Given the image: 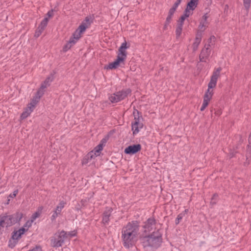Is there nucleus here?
Returning <instances> with one entry per match:
<instances>
[{"label":"nucleus","mask_w":251,"mask_h":251,"mask_svg":"<svg viewBox=\"0 0 251 251\" xmlns=\"http://www.w3.org/2000/svg\"><path fill=\"white\" fill-rule=\"evenodd\" d=\"M27 230V229H25L24 227H22L20 228L18 231H16L18 232V237H21V236L24 234V233Z\"/></svg>","instance_id":"32"},{"label":"nucleus","mask_w":251,"mask_h":251,"mask_svg":"<svg viewBox=\"0 0 251 251\" xmlns=\"http://www.w3.org/2000/svg\"><path fill=\"white\" fill-rule=\"evenodd\" d=\"M141 150V146L140 144H134L126 147L125 149L124 152L127 154H134L140 151Z\"/></svg>","instance_id":"7"},{"label":"nucleus","mask_w":251,"mask_h":251,"mask_svg":"<svg viewBox=\"0 0 251 251\" xmlns=\"http://www.w3.org/2000/svg\"><path fill=\"white\" fill-rule=\"evenodd\" d=\"M44 94V90L43 89H41L40 87V89L36 92L35 96L40 100Z\"/></svg>","instance_id":"30"},{"label":"nucleus","mask_w":251,"mask_h":251,"mask_svg":"<svg viewBox=\"0 0 251 251\" xmlns=\"http://www.w3.org/2000/svg\"><path fill=\"white\" fill-rule=\"evenodd\" d=\"M127 55L125 54V55H124L121 53L119 52L117 58L115 60V61L118 63L119 65L121 63H123L124 65L125 64V61Z\"/></svg>","instance_id":"14"},{"label":"nucleus","mask_w":251,"mask_h":251,"mask_svg":"<svg viewBox=\"0 0 251 251\" xmlns=\"http://www.w3.org/2000/svg\"><path fill=\"white\" fill-rule=\"evenodd\" d=\"M181 17H183L185 19L187 18H188L187 15L183 12V14L181 16Z\"/></svg>","instance_id":"61"},{"label":"nucleus","mask_w":251,"mask_h":251,"mask_svg":"<svg viewBox=\"0 0 251 251\" xmlns=\"http://www.w3.org/2000/svg\"><path fill=\"white\" fill-rule=\"evenodd\" d=\"M117 99H118L116 93L112 94L109 97V100L112 103H115V102H119V100H117Z\"/></svg>","instance_id":"26"},{"label":"nucleus","mask_w":251,"mask_h":251,"mask_svg":"<svg viewBox=\"0 0 251 251\" xmlns=\"http://www.w3.org/2000/svg\"><path fill=\"white\" fill-rule=\"evenodd\" d=\"M176 10L175 9H174V8H172V7L170 9L169 11V12H168V15H170V16H173L174 15L175 11Z\"/></svg>","instance_id":"48"},{"label":"nucleus","mask_w":251,"mask_h":251,"mask_svg":"<svg viewBox=\"0 0 251 251\" xmlns=\"http://www.w3.org/2000/svg\"><path fill=\"white\" fill-rule=\"evenodd\" d=\"M103 147L100 144L97 146L93 151L89 152L83 159L82 163H87L89 160L100 154V151L102 150Z\"/></svg>","instance_id":"5"},{"label":"nucleus","mask_w":251,"mask_h":251,"mask_svg":"<svg viewBox=\"0 0 251 251\" xmlns=\"http://www.w3.org/2000/svg\"><path fill=\"white\" fill-rule=\"evenodd\" d=\"M210 44L205 45L201 52L199 55V59L200 62H206V59L208 58L211 53V50L210 49Z\"/></svg>","instance_id":"6"},{"label":"nucleus","mask_w":251,"mask_h":251,"mask_svg":"<svg viewBox=\"0 0 251 251\" xmlns=\"http://www.w3.org/2000/svg\"><path fill=\"white\" fill-rule=\"evenodd\" d=\"M198 1L195 0H190L187 4L186 7L193 11L198 5Z\"/></svg>","instance_id":"13"},{"label":"nucleus","mask_w":251,"mask_h":251,"mask_svg":"<svg viewBox=\"0 0 251 251\" xmlns=\"http://www.w3.org/2000/svg\"><path fill=\"white\" fill-rule=\"evenodd\" d=\"M188 212V209H185L184 211H183L181 213V214H184V216L185 214H187Z\"/></svg>","instance_id":"59"},{"label":"nucleus","mask_w":251,"mask_h":251,"mask_svg":"<svg viewBox=\"0 0 251 251\" xmlns=\"http://www.w3.org/2000/svg\"><path fill=\"white\" fill-rule=\"evenodd\" d=\"M183 25H184L183 24L179 23V22L177 21L176 27L177 28H181V29H182V27H183Z\"/></svg>","instance_id":"53"},{"label":"nucleus","mask_w":251,"mask_h":251,"mask_svg":"<svg viewBox=\"0 0 251 251\" xmlns=\"http://www.w3.org/2000/svg\"><path fill=\"white\" fill-rule=\"evenodd\" d=\"M246 157L247 159H248L249 158L251 157V144H249V145H248L247 149Z\"/></svg>","instance_id":"33"},{"label":"nucleus","mask_w":251,"mask_h":251,"mask_svg":"<svg viewBox=\"0 0 251 251\" xmlns=\"http://www.w3.org/2000/svg\"><path fill=\"white\" fill-rule=\"evenodd\" d=\"M54 74H50V76H48L45 81H44L40 86L41 89H44L46 88L48 86H49L50 84V83L53 81L54 79L53 77Z\"/></svg>","instance_id":"12"},{"label":"nucleus","mask_w":251,"mask_h":251,"mask_svg":"<svg viewBox=\"0 0 251 251\" xmlns=\"http://www.w3.org/2000/svg\"><path fill=\"white\" fill-rule=\"evenodd\" d=\"M66 204V202L63 201H61L58 205L57 207V210L60 211V209L62 210V209L64 207L65 205Z\"/></svg>","instance_id":"34"},{"label":"nucleus","mask_w":251,"mask_h":251,"mask_svg":"<svg viewBox=\"0 0 251 251\" xmlns=\"http://www.w3.org/2000/svg\"><path fill=\"white\" fill-rule=\"evenodd\" d=\"M139 229V222L132 221L128 222L122 230V239L124 246L126 249L133 247L137 241V234Z\"/></svg>","instance_id":"1"},{"label":"nucleus","mask_w":251,"mask_h":251,"mask_svg":"<svg viewBox=\"0 0 251 251\" xmlns=\"http://www.w3.org/2000/svg\"><path fill=\"white\" fill-rule=\"evenodd\" d=\"M221 71H222L221 67H219L218 68L215 69L212 73V75L211 76V78L217 80L218 77L220 76V72Z\"/></svg>","instance_id":"19"},{"label":"nucleus","mask_w":251,"mask_h":251,"mask_svg":"<svg viewBox=\"0 0 251 251\" xmlns=\"http://www.w3.org/2000/svg\"><path fill=\"white\" fill-rule=\"evenodd\" d=\"M66 240H70L71 238L76 236V232L75 231L70 232L66 231Z\"/></svg>","instance_id":"25"},{"label":"nucleus","mask_w":251,"mask_h":251,"mask_svg":"<svg viewBox=\"0 0 251 251\" xmlns=\"http://www.w3.org/2000/svg\"><path fill=\"white\" fill-rule=\"evenodd\" d=\"M173 16H170V15H168V16L166 18V21L167 24H170L172 19Z\"/></svg>","instance_id":"47"},{"label":"nucleus","mask_w":251,"mask_h":251,"mask_svg":"<svg viewBox=\"0 0 251 251\" xmlns=\"http://www.w3.org/2000/svg\"><path fill=\"white\" fill-rule=\"evenodd\" d=\"M209 102L207 101V100H205L203 101L202 105L205 107H206L207 105H208Z\"/></svg>","instance_id":"55"},{"label":"nucleus","mask_w":251,"mask_h":251,"mask_svg":"<svg viewBox=\"0 0 251 251\" xmlns=\"http://www.w3.org/2000/svg\"><path fill=\"white\" fill-rule=\"evenodd\" d=\"M184 217V214L180 213L179 215H178L177 218L176 219L175 223L177 225L179 224L180 223V221L182 220L183 217Z\"/></svg>","instance_id":"35"},{"label":"nucleus","mask_w":251,"mask_h":251,"mask_svg":"<svg viewBox=\"0 0 251 251\" xmlns=\"http://www.w3.org/2000/svg\"><path fill=\"white\" fill-rule=\"evenodd\" d=\"M18 234V232H17L16 231H13L12 232V238L13 240H18V239L20 238V237H17Z\"/></svg>","instance_id":"44"},{"label":"nucleus","mask_w":251,"mask_h":251,"mask_svg":"<svg viewBox=\"0 0 251 251\" xmlns=\"http://www.w3.org/2000/svg\"><path fill=\"white\" fill-rule=\"evenodd\" d=\"M131 90L128 88L117 92L116 94L117 96V100H119L120 101L125 99L127 96V95L131 93Z\"/></svg>","instance_id":"11"},{"label":"nucleus","mask_w":251,"mask_h":251,"mask_svg":"<svg viewBox=\"0 0 251 251\" xmlns=\"http://www.w3.org/2000/svg\"><path fill=\"white\" fill-rule=\"evenodd\" d=\"M209 40H210V43H211L212 41L214 42L215 37L214 36H211Z\"/></svg>","instance_id":"57"},{"label":"nucleus","mask_w":251,"mask_h":251,"mask_svg":"<svg viewBox=\"0 0 251 251\" xmlns=\"http://www.w3.org/2000/svg\"><path fill=\"white\" fill-rule=\"evenodd\" d=\"M81 33L78 31V29H76L75 32L73 34L72 36L70 37L71 39H73L75 43H76V42L81 37Z\"/></svg>","instance_id":"21"},{"label":"nucleus","mask_w":251,"mask_h":251,"mask_svg":"<svg viewBox=\"0 0 251 251\" xmlns=\"http://www.w3.org/2000/svg\"><path fill=\"white\" fill-rule=\"evenodd\" d=\"M108 139L109 136L108 135H107L100 141V144L102 145L103 147L105 146V144L108 141Z\"/></svg>","instance_id":"37"},{"label":"nucleus","mask_w":251,"mask_h":251,"mask_svg":"<svg viewBox=\"0 0 251 251\" xmlns=\"http://www.w3.org/2000/svg\"><path fill=\"white\" fill-rule=\"evenodd\" d=\"M29 116L28 113H26L24 111L21 115V119L22 120L25 119Z\"/></svg>","instance_id":"46"},{"label":"nucleus","mask_w":251,"mask_h":251,"mask_svg":"<svg viewBox=\"0 0 251 251\" xmlns=\"http://www.w3.org/2000/svg\"><path fill=\"white\" fill-rule=\"evenodd\" d=\"M210 89L211 88H209L208 87V89H207V91H206V92L205 93V94L213 95V90H210Z\"/></svg>","instance_id":"52"},{"label":"nucleus","mask_w":251,"mask_h":251,"mask_svg":"<svg viewBox=\"0 0 251 251\" xmlns=\"http://www.w3.org/2000/svg\"><path fill=\"white\" fill-rule=\"evenodd\" d=\"M39 99L36 97L35 96L33 97V99H31V101L30 102V103L33 105L35 107L36 106V104L38 103V102L39 101Z\"/></svg>","instance_id":"36"},{"label":"nucleus","mask_w":251,"mask_h":251,"mask_svg":"<svg viewBox=\"0 0 251 251\" xmlns=\"http://www.w3.org/2000/svg\"><path fill=\"white\" fill-rule=\"evenodd\" d=\"M196 38H198L199 39H200V41H201V34H197L196 35Z\"/></svg>","instance_id":"58"},{"label":"nucleus","mask_w":251,"mask_h":251,"mask_svg":"<svg viewBox=\"0 0 251 251\" xmlns=\"http://www.w3.org/2000/svg\"><path fill=\"white\" fill-rule=\"evenodd\" d=\"M23 217V213L19 211L11 214L7 213L0 215V227L3 229L4 227L7 228L19 223Z\"/></svg>","instance_id":"3"},{"label":"nucleus","mask_w":251,"mask_h":251,"mask_svg":"<svg viewBox=\"0 0 251 251\" xmlns=\"http://www.w3.org/2000/svg\"><path fill=\"white\" fill-rule=\"evenodd\" d=\"M156 223V220L154 218H150L145 223L144 228L145 231H150L152 229V226H155Z\"/></svg>","instance_id":"10"},{"label":"nucleus","mask_w":251,"mask_h":251,"mask_svg":"<svg viewBox=\"0 0 251 251\" xmlns=\"http://www.w3.org/2000/svg\"><path fill=\"white\" fill-rule=\"evenodd\" d=\"M133 115L134 117V122H137L138 124H140V118H142V113L140 112L137 109H134L133 112Z\"/></svg>","instance_id":"18"},{"label":"nucleus","mask_w":251,"mask_h":251,"mask_svg":"<svg viewBox=\"0 0 251 251\" xmlns=\"http://www.w3.org/2000/svg\"><path fill=\"white\" fill-rule=\"evenodd\" d=\"M162 235L158 229L156 232H153L148 236L141 237L140 240L144 248L151 247L157 248L162 242Z\"/></svg>","instance_id":"2"},{"label":"nucleus","mask_w":251,"mask_h":251,"mask_svg":"<svg viewBox=\"0 0 251 251\" xmlns=\"http://www.w3.org/2000/svg\"><path fill=\"white\" fill-rule=\"evenodd\" d=\"M66 231H57L50 237V246L53 248L62 247L66 241Z\"/></svg>","instance_id":"4"},{"label":"nucleus","mask_w":251,"mask_h":251,"mask_svg":"<svg viewBox=\"0 0 251 251\" xmlns=\"http://www.w3.org/2000/svg\"><path fill=\"white\" fill-rule=\"evenodd\" d=\"M218 198V195L217 193H215L213 195V196L211 199L210 204L212 205H214L216 204L217 203Z\"/></svg>","instance_id":"28"},{"label":"nucleus","mask_w":251,"mask_h":251,"mask_svg":"<svg viewBox=\"0 0 251 251\" xmlns=\"http://www.w3.org/2000/svg\"><path fill=\"white\" fill-rule=\"evenodd\" d=\"M182 29L176 27V38L177 39H178L180 37V36L181 34V32H182Z\"/></svg>","instance_id":"38"},{"label":"nucleus","mask_w":251,"mask_h":251,"mask_svg":"<svg viewBox=\"0 0 251 251\" xmlns=\"http://www.w3.org/2000/svg\"><path fill=\"white\" fill-rule=\"evenodd\" d=\"M88 27V26L86 25V23L82 22L77 29H78V31L82 33L86 30Z\"/></svg>","instance_id":"22"},{"label":"nucleus","mask_w":251,"mask_h":251,"mask_svg":"<svg viewBox=\"0 0 251 251\" xmlns=\"http://www.w3.org/2000/svg\"><path fill=\"white\" fill-rule=\"evenodd\" d=\"M185 20V19L184 18H183V17H182L180 16L179 19L177 20V22L184 24V22Z\"/></svg>","instance_id":"54"},{"label":"nucleus","mask_w":251,"mask_h":251,"mask_svg":"<svg viewBox=\"0 0 251 251\" xmlns=\"http://www.w3.org/2000/svg\"><path fill=\"white\" fill-rule=\"evenodd\" d=\"M75 43L73 39H71L70 38L69 41L67 43L66 45H65L63 48V50L64 52H66L69 49H70L73 46H74Z\"/></svg>","instance_id":"17"},{"label":"nucleus","mask_w":251,"mask_h":251,"mask_svg":"<svg viewBox=\"0 0 251 251\" xmlns=\"http://www.w3.org/2000/svg\"><path fill=\"white\" fill-rule=\"evenodd\" d=\"M35 107L33 105L29 103L27 104V106L25 109H28V110L29 111V112H32L33 111V109Z\"/></svg>","instance_id":"42"},{"label":"nucleus","mask_w":251,"mask_h":251,"mask_svg":"<svg viewBox=\"0 0 251 251\" xmlns=\"http://www.w3.org/2000/svg\"><path fill=\"white\" fill-rule=\"evenodd\" d=\"M184 13L187 15L188 17H189L190 15H192L193 12L191 10L188 9V8L186 7L184 11Z\"/></svg>","instance_id":"41"},{"label":"nucleus","mask_w":251,"mask_h":251,"mask_svg":"<svg viewBox=\"0 0 251 251\" xmlns=\"http://www.w3.org/2000/svg\"><path fill=\"white\" fill-rule=\"evenodd\" d=\"M29 116L28 113H26L24 111L21 115V119L22 120L25 119Z\"/></svg>","instance_id":"45"},{"label":"nucleus","mask_w":251,"mask_h":251,"mask_svg":"<svg viewBox=\"0 0 251 251\" xmlns=\"http://www.w3.org/2000/svg\"><path fill=\"white\" fill-rule=\"evenodd\" d=\"M18 190L14 191L13 192V194H10L9 195V197H10L11 198H14V197H16L17 194H18Z\"/></svg>","instance_id":"51"},{"label":"nucleus","mask_w":251,"mask_h":251,"mask_svg":"<svg viewBox=\"0 0 251 251\" xmlns=\"http://www.w3.org/2000/svg\"><path fill=\"white\" fill-rule=\"evenodd\" d=\"M39 215L40 213L38 212H35L31 216V222H33Z\"/></svg>","instance_id":"40"},{"label":"nucleus","mask_w":251,"mask_h":251,"mask_svg":"<svg viewBox=\"0 0 251 251\" xmlns=\"http://www.w3.org/2000/svg\"><path fill=\"white\" fill-rule=\"evenodd\" d=\"M15 244H16V243H14V244H9V246L10 248H13L14 247H15Z\"/></svg>","instance_id":"64"},{"label":"nucleus","mask_w":251,"mask_h":251,"mask_svg":"<svg viewBox=\"0 0 251 251\" xmlns=\"http://www.w3.org/2000/svg\"><path fill=\"white\" fill-rule=\"evenodd\" d=\"M113 209L111 207H106V210L103 213L102 223L105 225L108 224L109 221V217L111 216Z\"/></svg>","instance_id":"9"},{"label":"nucleus","mask_w":251,"mask_h":251,"mask_svg":"<svg viewBox=\"0 0 251 251\" xmlns=\"http://www.w3.org/2000/svg\"><path fill=\"white\" fill-rule=\"evenodd\" d=\"M120 65L115 60L114 62L109 63L108 65H105L104 68L106 70H112L117 69Z\"/></svg>","instance_id":"20"},{"label":"nucleus","mask_w":251,"mask_h":251,"mask_svg":"<svg viewBox=\"0 0 251 251\" xmlns=\"http://www.w3.org/2000/svg\"><path fill=\"white\" fill-rule=\"evenodd\" d=\"M61 212V210L60 209V211L57 210V207L53 211V213L51 217V220L53 221L55 220V219L58 217L59 215L60 214Z\"/></svg>","instance_id":"23"},{"label":"nucleus","mask_w":251,"mask_h":251,"mask_svg":"<svg viewBox=\"0 0 251 251\" xmlns=\"http://www.w3.org/2000/svg\"><path fill=\"white\" fill-rule=\"evenodd\" d=\"M54 10L51 9L49 11L47 14V16H48V18L49 20V18H52L53 16V12Z\"/></svg>","instance_id":"43"},{"label":"nucleus","mask_w":251,"mask_h":251,"mask_svg":"<svg viewBox=\"0 0 251 251\" xmlns=\"http://www.w3.org/2000/svg\"><path fill=\"white\" fill-rule=\"evenodd\" d=\"M249 144H251V132L249 137Z\"/></svg>","instance_id":"63"},{"label":"nucleus","mask_w":251,"mask_h":251,"mask_svg":"<svg viewBox=\"0 0 251 251\" xmlns=\"http://www.w3.org/2000/svg\"><path fill=\"white\" fill-rule=\"evenodd\" d=\"M49 22L48 18H45L41 21L37 29L36 30L35 32L34 36L35 37H38L43 32L46 27L47 26Z\"/></svg>","instance_id":"8"},{"label":"nucleus","mask_w":251,"mask_h":251,"mask_svg":"<svg viewBox=\"0 0 251 251\" xmlns=\"http://www.w3.org/2000/svg\"><path fill=\"white\" fill-rule=\"evenodd\" d=\"M213 95H208L207 94H204L203 96V100H207V101L209 102L210 100L212 99Z\"/></svg>","instance_id":"39"},{"label":"nucleus","mask_w":251,"mask_h":251,"mask_svg":"<svg viewBox=\"0 0 251 251\" xmlns=\"http://www.w3.org/2000/svg\"><path fill=\"white\" fill-rule=\"evenodd\" d=\"M251 0H243V4L247 11H249L251 6Z\"/></svg>","instance_id":"29"},{"label":"nucleus","mask_w":251,"mask_h":251,"mask_svg":"<svg viewBox=\"0 0 251 251\" xmlns=\"http://www.w3.org/2000/svg\"><path fill=\"white\" fill-rule=\"evenodd\" d=\"M143 124L141 123L140 124H138L137 122H134L132 123V130H133V134H136L139 132V127L141 128L142 127Z\"/></svg>","instance_id":"16"},{"label":"nucleus","mask_w":251,"mask_h":251,"mask_svg":"<svg viewBox=\"0 0 251 251\" xmlns=\"http://www.w3.org/2000/svg\"><path fill=\"white\" fill-rule=\"evenodd\" d=\"M200 43L201 41H200V39H199L198 38H195V41L192 45L193 51H196L198 49V46Z\"/></svg>","instance_id":"27"},{"label":"nucleus","mask_w":251,"mask_h":251,"mask_svg":"<svg viewBox=\"0 0 251 251\" xmlns=\"http://www.w3.org/2000/svg\"><path fill=\"white\" fill-rule=\"evenodd\" d=\"M169 25V24H167L166 22H165V24H164V27H163V29H164V30L167 29V26H168V25Z\"/></svg>","instance_id":"60"},{"label":"nucleus","mask_w":251,"mask_h":251,"mask_svg":"<svg viewBox=\"0 0 251 251\" xmlns=\"http://www.w3.org/2000/svg\"><path fill=\"white\" fill-rule=\"evenodd\" d=\"M179 5L178 4H177L175 2V3L173 4V6L172 7V8H174V9H175L176 10V9H177V8L178 7Z\"/></svg>","instance_id":"56"},{"label":"nucleus","mask_w":251,"mask_h":251,"mask_svg":"<svg viewBox=\"0 0 251 251\" xmlns=\"http://www.w3.org/2000/svg\"><path fill=\"white\" fill-rule=\"evenodd\" d=\"M182 0H176L175 3L179 5L181 3Z\"/></svg>","instance_id":"62"},{"label":"nucleus","mask_w":251,"mask_h":251,"mask_svg":"<svg viewBox=\"0 0 251 251\" xmlns=\"http://www.w3.org/2000/svg\"><path fill=\"white\" fill-rule=\"evenodd\" d=\"M217 81V80L210 78V80L208 84V87L209 88H215L216 86Z\"/></svg>","instance_id":"24"},{"label":"nucleus","mask_w":251,"mask_h":251,"mask_svg":"<svg viewBox=\"0 0 251 251\" xmlns=\"http://www.w3.org/2000/svg\"><path fill=\"white\" fill-rule=\"evenodd\" d=\"M204 24H205V23L203 22L202 21L200 22V25H199V28L200 30H202V28L205 26Z\"/></svg>","instance_id":"49"},{"label":"nucleus","mask_w":251,"mask_h":251,"mask_svg":"<svg viewBox=\"0 0 251 251\" xmlns=\"http://www.w3.org/2000/svg\"><path fill=\"white\" fill-rule=\"evenodd\" d=\"M93 18L91 17V16H87L85 17L84 20L83 21L86 23V25H88V26L90 25L91 23H93Z\"/></svg>","instance_id":"31"},{"label":"nucleus","mask_w":251,"mask_h":251,"mask_svg":"<svg viewBox=\"0 0 251 251\" xmlns=\"http://www.w3.org/2000/svg\"><path fill=\"white\" fill-rule=\"evenodd\" d=\"M129 47V46L127 45V43L126 41H125L124 43H123L119 48L118 50L119 52L121 53L124 55H125V54L127 55V52L126 50V49H128Z\"/></svg>","instance_id":"15"},{"label":"nucleus","mask_w":251,"mask_h":251,"mask_svg":"<svg viewBox=\"0 0 251 251\" xmlns=\"http://www.w3.org/2000/svg\"><path fill=\"white\" fill-rule=\"evenodd\" d=\"M208 18V16H207V13L205 14L202 17V21L203 22L206 23Z\"/></svg>","instance_id":"50"}]
</instances>
